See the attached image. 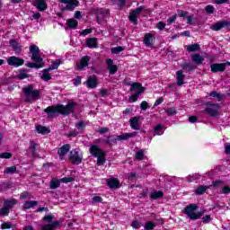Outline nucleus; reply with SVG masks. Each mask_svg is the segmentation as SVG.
I'll use <instances>...</instances> for the list:
<instances>
[{"instance_id":"nucleus-6","label":"nucleus","mask_w":230,"mask_h":230,"mask_svg":"<svg viewBox=\"0 0 230 230\" xmlns=\"http://www.w3.org/2000/svg\"><path fill=\"white\" fill-rule=\"evenodd\" d=\"M125 85H129L131 86L129 88V91L131 93H135V94H138V96H141V94L144 93L146 91V88L143 87V85L140 83H130L127 82V80L124 81Z\"/></svg>"},{"instance_id":"nucleus-1","label":"nucleus","mask_w":230,"mask_h":230,"mask_svg":"<svg viewBox=\"0 0 230 230\" xmlns=\"http://www.w3.org/2000/svg\"><path fill=\"white\" fill-rule=\"evenodd\" d=\"M75 105L76 103L75 102H68L66 106L62 104L49 106L44 110V112H46L49 119L57 118L59 114H62L63 116H69V114H73V112H75Z\"/></svg>"},{"instance_id":"nucleus-35","label":"nucleus","mask_w":230,"mask_h":230,"mask_svg":"<svg viewBox=\"0 0 230 230\" xmlns=\"http://www.w3.org/2000/svg\"><path fill=\"white\" fill-rule=\"evenodd\" d=\"M46 69H43L40 74L41 80H44V82H49L51 80V75H49V71L45 72Z\"/></svg>"},{"instance_id":"nucleus-46","label":"nucleus","mask_w":230,"mask_h":230,"mask_svg":"<svg viewBox=\"0 0 230 230\" xmlns=\"http://www.w3.org/2000/svg\"><path fill=\"white\" fill-rule=\"evenodd\" d=\"M144 227L146 230H154L155 228V223L148 221L146 223Z\"/></svg>"},{"instance_id":"nucleus-28","label":"nucleus","mask_w":230,"mask_h":230,"mask_svg":"<svg viewBox=\"0 0 230 230\" xmlns=\"http://www.w3.org/2000/svg\"><path fill=\"white\" fill-rule=\"evenodd\" d=\"M191 58H192V62H194L196 66H200V64L204 62V58L200 56V54H192Z\"/></svg>"},{"instance_id":"nucleus-7","label":"nucleus","mask_w":230,"mask_h":230,"mask_svg":"<svg viewBox=\"0 0 230 230\" xmlns=\"http://www.w3.org/2000/svg\"><path fill=\"white\" fill-rule=\"evenodd\" d=\"M227 66H230L229 61L226 63H213L210 65V70L212 73H224Z\"/></svg>"},{"instance_id":"nucleus-44","label":"nucleus","mask_w":230,"mask_h":230,"mask_svg":"<svg viewBox=\"0 0 230 230\" xmlns=\"http://www.w3.org/2000/svg\"><path fill=\"white\" fill-rule=\"evenodd\" d=\"M125 50V48L121 47V46H119V47H116V48H112L111 49V53L113 55H119V53H121V51H124Z\"/></svg>"},{"instance_id":"nucleus-62","label":"nucleus","mask_w":230,"mask_h":230,"mask_svg":"<svg viewBox=\"0 0 230 230\" xmlns=\"http://www.w3.org/2000/svg\"><path fill=\"white\" fill-rule=\"evenodd\" d=\"M89 33H93V29H85L79 32V35H83V37H85V35H89Z\"/></svg>"},{"instance_id":"nucleus-15","label":"nucleus","mask_w":230,"mask_h":230,"mask_svg":"<svg viewBox=\"0 0 230 230\" xmlns=\"http://www.w3.org/2000/svg\"><path fill=\"white\" fill-rule=\"evenodd\" d=\"M10 46L13 48V50L14 51L15 55H21L22 52V49L21 47V44L17 42V40H11L9 41Z\"/></svg>"},{"instance_id":"nucleus-12","label":"nucleus","mask_w":230,"mask_h":230,"mask_svg":"<svg viewBox=\"0 0 230 230\" xmlns=\"http://www.w3.org/2000/svg\"><path fill=\"white\" fill-rule=\"evenodd\" d=\"M7 64L8 66H13V67H19V66L24 65V59L13 56L7 58Z\"/></svg>"},{"instance_id":"nucleus-26","label":"nucleus","mask_w":230,"mask_h":230,"mask_svg":"<svg viewBox=\"0 0 230 230\" xmlns=\"http://www.w3.org/2000/svg\"><path fill=\"white\" fill-rule=\"evenodd\" d=\"M107 185L111 190H116V189L119 188V181H118L117 179L107 180Z\"/></svg>"},{"instance_id":"nucleus-55","label":"nucleus","mask_w":230,"mask_h":230,"mask_svg":"<svg viewBox=\"0 0 230 230\" xmlns=\"http://www.w3.org/2000/svg\"><path fill=\"white\" fill-rule=\"evenodd\" d=\"M55 218V216L53 215H47L43 217L44 222H48L49 224L53 222V219Z\"/></svg>"},{"instance_id":"nucleus-23","label":"nucleus","mask_w":230,"mask_h":230,"mask_svg":"<svg viewBox=\"0 0 230 230\" xmlns=\"http://www.w3.org/2000/svg\"><path fill=\"white\" fill-rule=\"evenodd\" d=\"M36 8L39 12H44L48 8V4H46V0H36Z\"/></svg>"},{"instance_id":"nucleus-3","label":"nucleus","mask_w":230,"mask_h":230,"mask_svg":"<svg viewBox=\"0 0 230 230\" xmlns=\"http://www.w3.org/2000/svg\"><path fill=\"white\" fill-rule=\"evenodd\" d=\"M25 103H33L40 100V90L35 89L33 84H28L22 89Z\"/></svg>"},{"instance_id":"nucleus-52","label":"nucleus","mask_w":230,"mask_h":230,"mask_svg":"<svg viewBox=\"0 0 230 230\" xmlns=\"http://www.w3.org/2000/svg\"><path fill=\"white\" fill-rule=\"evenodd\" d=\"M12 153L4 152L0 155V159H12Z\"/></svg>"},{"instance_id":"nucleus-61","label":"nucleus","mask_w":230,"mask_h":230,"mask_svg":"<svg viewBox=\"0 0 230 230\" xmlns=\"http://www.w3.org/2000/svg\"><path fill=\"white\" fill-rule=\"evenodd\" d=\"M143 10H145V7L144 6H140V7H137L136 8L135 10L131 11L134 13L135 15H139Z\"/></svg>"},{"instance_id":"nucleus-16","label":"nucleus","mask_w":230,"mask_h":230,"mask_svg":"<svg viewBox=\"0 0 230 230\" xmlns=\"http://www.w3.org/2000/svg\"><path fill=\"white\" fill-rule=\"evenodd\" d=\"M106 64L108 66L110 75H116V73H118V66L114 65V61L111 58L106 59Z\"/></svg>"},{"instance_id":"nucleus-11","label":"nucleus","mask_w":230,"mask_h":230,"mask_svg":"<svg viewBox=\"0 0 230 230\" xmlns=\"http://www.w3.org/2000/svg\"><path fill=\"white\" fill-rule=\"evenodd\" d=\"M69 161H71L72 164H80L82 163V156L76 149H73L70 152Z\"/></svg>"},{"instance_id":"nucleus-25","label":"nucleus","mask_w":230,"mask_h":230,"mask_svg":"<svg viewBox=\"0 0 230 230\" xmlns=\"http://www.w3.org/2000/svg\"><path fill=\"white\" fill-rule=\"evenodd\" d=\"M60 64H62L60 59L52 61L51 66L45 69V73H48V71H55V69H58V66H60Z\"/></svg>"},{"instance_id":"nucleus-50","label":"nucleus","mask_w":230,"mask_h":230,"mask_svg":"<svg viewBox=\"0 0 230 230\" xmlns=\"http://www.w3.org/2000/svg\"><path fill=\"white\" fill-rule=\"evenodd\" d=\"M100 202H103V199L100 196H94L92 198L91 204H98Z\"/></svg>"},{"instance_id":"nucleus-38","label":"nucleus","mask_w":230,"mask_h":230,"mask_svg":"<svg viewBox=\"0 0 230 230\" xmlns=\"http://www.w3.org/2000/svg\"><path fill=\"white\" fill-rule=\"evenodd\" d=\"M85 127H87V122L81 120L75 124V128L79 130V132H84L85 130Z\"/></svg>"},{"instance_id":"nucleus-45","label":"nucleus","mask_w":230,"mask_h":230,"mask_svg":"<svg viewBox=\"0 0 230 230\" xmlns=\"http://www.w3.org/2000/svg\"><path fill=\"white\" fill-rule=\"evenodd\" d=\"M143 157H145V153L143 150L137 151L135 159H137V161H143Z\"/></svg>"},{"instance_id":"nucleus-54","label":"nucleus","mask_w":230,"mask_h":230,"mask_svg":"<svg viewBox=\"0 0 230 230\" xmlns=\"http://www.w3.org/2000/svg\"><path fill=\"white\" fill-rule=\"evenodd\" d=\"M222 184H224L223 181H212V184L209 185V188H211V186H213V188H220V186H222Z\"/></svg>"},{"instance_id":"nucleus-64","label":"nucleus","mask_w":230,"mask_h":230,"mask_svg":"<svg viewBox=\"0 0 230 230\" xmlns=\"http://www.w3.org/2000/svg\"><path fill=\"white\" fill-rule=\"evenodd\" d=\"M222 193L224 195H227L228 193H230V187L229 186H225L222 190Z\"/></svg>"},{"instance_id":"nucleus-36","label":"nucleus","mask_w":230,"mask_h":230,"mask_svg":"<svg viewBox=\"0 0 230 230\" xmlns=\"http://www.w3.org/2000/svg\"><path fill=\"white\" fill-rule=\"evenodd\" d=\"M15 204H17V199L5 200L4 202V206L9 210L12 209Z\"/></svg>"},{"instance_id":"nucleus-18","label":"nucleus","mask_w":230,"mask_h":230,"mask_svg":"<svg viewBox=\"0 0 230 230\" xmlns=\"http://www.w3.org/2000/svg\"><path fill=\"white\" fill-rule=\"evenodd\" d=\"M85 84H86V86L88 87V89H96V87H98V80H96L95 76L88 77Z\"/></svg>"},{"instance_id":"nucleus-17","label":"nucleus","mask_w":230,"mask_h":230,"mask_svg":"<svg viewBox=\"0 0 230 230\" xmlns=\"http://www.w3.org/2000/svg\"><path fill=\"white\" fill-rule=\"evenodd\" d=\"M154 40H155V39L150 33H147L144 36V44L147 48H154Z\"/></svg>"},{"instance_id":"nucleus-9","label":"nucleus","mask_w":230,"mask_h":230,"mask_svg":"<svg viewBox=\"0 0 230 230\" xmlns=\"http://www.w3.org/2000/svg\"><path fill=\"white\" fill-rule=\"evenodd\" d=\"M90 61H91V57L89 56H84L81 59L77 60L75 62V66L77 71H83L84 67H87V66H89Z\"/></svg>"},{"instance_id":"nucleus-31","label":"nucleus","mask_w":230,"mask_h":230,"mask_svg":"<svg viewBox=\"0 0 230 230\" xmlns=\"http://www.w3.org/2000/svg\"><path fill=\"white\" fill-rule=\"evenodd\" d=\"M97 164L98 166H103V164H105V162L107 161V159L105 158V151L102 152V154L98 155L97 156Z\"/></svg>"},{"instance_id":"nucleus-43","label":"nucleus","mask_w":230,"mask_h":230,"mask_svg":"<svg viewBox=\"0 0 230 230\" xmlns=\"http://www.w3.org/2000/svg\"><path fill=\"white\" fill-rule=\"evenodd\" d=\"M30 75L26 74V70H21L17 75L18 80H24V78H29Z\"/></svg>"},{"instance_id":"nucleus-34","label":"nucleus","mask_w":230,"mask_h":230,"mask_svg":"<svg viewBox=\"0 0 230 230\" xmlns=\"http://www.w3.org/2000/svg\"><path fill=\"white\" fill-rule=\"evenodd\" d=\"M164 196V192L159 190V191H154L150 194V199L153 200H157V199H163Z\"/></svg>"},{"instance_id":"nucleus-27","label":"nucleus","mask_w":230,"mask_h":230,"mask_svg":"<svg viewBox=\"0 0 230 230\" xmlns=\"http://www.w3.org/2000/svg\"><path fill=\"white\" fill-rule=\"evenodd\" d=\"M181 66L182 69H184V71H186L187 73L195 71V69H197V66L193 65L192 63H183Z\"/></svg>"},{"instance_id":"nucleus-40","label":"nucleus","mask_w":230,"mask_h":230,"mask_svg":"<svg viewBox=\"0 0 230 230\" xmlns=\"http://www.w3.org/2000/svg\"><path fill=\"white\" fill-rule=\"evenodd\" d=\"M209 96H211L212 98H217V102H222V99L224 98L222 94L217 93L216 91L210 92Z\"/></svg>"},{"instance_id":"nucleus-14","label":"nucleus","mask_w":230,"mask_h":230,"mask_svg":"<svg viewBox=\"0 0 230 230\" xmlns=\"http://www.w3.org/2000/svg\"><path fill=\"white\" fill-rule=\"evenodd\" d=\"M139 119H141V117L139 116L133 117L132 119H129V125L133 130H139V128H141Z\"/></svg>"},{"instance_id":"nucleus-4","label":"nucleus","mask_w":230,"mask_h":230,"mask_svg":"<svg viewBox=\"0 0 230 230\" xmlns=\"http://www.w3.org/2000/svg\"><path fill=\"white\" fill-rule=\"evenodd\" d=\"M198 208L197 204H190L185 208L183 213L187 215L190 220H199L200 217L204 216V212L195 213Z\"/></svg>"},{"instance_id":"nucleus-10","label":"nucleus","mask_w":230,"mask_h":230,"mask_svg":"<svg viewBox=\"0 0 230 230\" xmlns=\"http://www.w3.org/2000/svg\"><path fill=\"white\" fill-rule=\"evenodd\" d=\"M60 3L66 4V7H64V10H68V12H73L75 7L80 4L78 0H60Z\"/></svg>"},{"instance_id":"nucleus-48","label":"nucleus","mask_w":230,"mask_h":230,"mask_svg":"<svg viewBox=\"0 0 230 230\" xmlns=\"http://www.w3.org/2000/svg\"><path fill=\"white\" fill-rule=\"evenodd\" d=\"M10 210L4 206L0 209V217H8Z\"/></svg>"},{"instance_id":"nucleus-2","label":"nucleus","mask_w":230,"mask_h":230,"mask_svg":"<svg viewBox=\"0 0 230 230\" xmlns=\"http://www.w3.org/2000/svg\"><path fill=\"white\" fill-rule=\"evenodd\" d=\"M30 52L31 53V60L34 63H27L25 66L26 67H31V69H40L42 67H44L45 63H44V59L42 58V57H40L39 55V53H40V49H39V47H37V45H32L30 47Z\"/></svg>"},{"instance_id":"nucleus-21","label":"nucleus","mask_w":230,"mask_h":230,"mask_svg":"<svg viewBox=\"0 0 230 230\" xmlns=\"http://www.w3.org/2000/svg\"><path fill=\"white\" fill-rule=\"evenodd\" d=\"M30 143L31 145L29 146V152L31 154L32 157H37V147L39 146V144L33 140H31Z\"/></svg>"},{"instance_id":"nucleus-57","label":"nucleus","mask_w":230,"mask_h":230,"mask_svg":"<svg viewBox=\"0 0 230 230\" xmlns=\"http://www.w3.org/2000/svg\"><path fill=\"white\" fill-rule=\"evenodd\" d=\"M140 109L142 111H146V109H150V105H148V102H146V101H144L140 104Z\"/></svg>"},{"instance_id":"nucleus-13","label":"nucleus","mask_w":230,"mask_h":230,"mask_svg":"<svg viewBox=\"0 0 230 230\" xmlns=\"http://www.w3.org/2000/svg\"><path fill=\"white\" fill-rule=\"evenodd\" d=\"M71 150V145L65 144L58 150V155H59L60 161H64L66 155Z\"/></svg>"},{"instance_id":"nucleus-47","label":"nucleus","mask_w":230,"mask_h":230,"mask_svg":"<svg viewBox=\"0 0 230 230\" xmlns=\"http://www.w3.org/2000/svg\"><path fill=\"white\" fill-rule=\"evenodd\" d=\"M15 172H17V167L15 166L7 167L4 170V173H7V174H13L15 173Z\"/></svg>"},{"instance_id":"nucleus-20","label":"nucleus","mask_w":230,"mask_h":230,"mask_svg":"<svg viewBox=\"0 0 230 230\" xmlns=\"http://www.w3.org/2000/svg\"><path fill=\"white\" fill-rule=\"evenodd\" d=\"M103 150L100 148L97 145H93L90 146V154L93 156L96 157L98 155H101V154H103Z\"/></svg>"},{"instance_id":"nucleus-5","label":"nucleus","mask_w":230,"mask_h":230,"mask_svg":"<svg viewBox=\"0 0 230 230\" xmlns=\"http://www.w3.org/2000/svg\"><path fill=\"white\" fill-rule=\"evenodd\" d=\"M222 109V106L218 103H212L211 102H206L205 112L211 116V118H217L218 116V112Z\"/></svg>"},{"instance_id":"nucleus-42","label":"nucleus","mask_w":230,"mask_h":230,"mask_svg":"<svg viewBox=\"0 0 230 230\" xmlns=\"http://www.w3.org/2000/svg\"><path fill=\"white\" fill-rule=\"evenodd\" d=\"M95 13L98 15H103L104 17H106V15H109V10L103 9V8L96 9Z\"/></svg>"},{"instance_id":"nucleus-22","label":"nucleus","mask_w":230,"mask_h":230,"mask_svg":"<svg viewBox=\"0 0 230 230\" xmlns=\"http://www.w3.org/2000/svg\"><path fill=\"white\" fill-rule=\"evenodd\" d=\"M184 78H186V75L182 74V70H179L176 72V84L177 85H184Z\"/></svg>"},{"instance_id":"nucleus-39","label":"nucleus","mask_w":230,"mask_h":230,"mask_svg":"<svg viewBox=\"0 0 230 230\" xmlns=\"http://www.w3.org/2000/svg\"><path fill=\"white\" fill-rule=\"evenodd\" d=\"M199 49H200V45H199V43H194L187 47V51H190V53L199 51Z\"/></svg>"},{"instance_id":"nucleus-19","label":"nucleus","mask_w":230,"mask_h":230,"mask_svg":"<svg viewBox=\"0 0 230 230\" xmlns=\"http://www.w3.org/2000/svg\"><path fill=\"white\" fill-rule=\"evenodd\" d=\"M137 136V132L123 133L121 135L117 136V139L119 141H127V139H130L132 137H136Z\"/></svg>"},{"instance_id":"nucleus-56","label":"nucleus","mask_w":230,"mask_h":230,"mask_svg":"<svg viewBox=\"0 0 230 230\" xmlns=\"http://www.w3.org/2000/svg\"><path fill=\"white\" fill-rule=\"evenodd\" d=\"M75 181V178L73 177H65L60 180L61 182H64L65 184H67V182H73Z\"/></svg>"},{"instance_id":"nucleus-37","label":"nucleus","mask_w":230,"mask_h":230,"mask_svg":"<svg viewBox=\"0 0 230 230\" xmlns=\"http://www.w3.org/2000/svg\"><path fill=\"white\" fill-rule=\"evenodd\" d=\"M206 190H209V186L201 185L197 188L195 193L196 195H204V193H206Z\"/></svg>"},{"instance_id":"nucleus-32","label":"nucleus","mask_w":230,"mask_h":230,"mask_svg":"<svg viewBox=\"0 0 230 230\" xmlns=\"http://www.w3.org/2000/svg\"><path fill=\"white\" fill-rule=\"evenodd\" d=\"M36 130L38 132V134H42L43 136L46 134H49V132H51V130H49V128L41 126V125H38L36 126Z\"/></svg>"},{"instance_id":"nucleus-63","label":"nucleus","mask_w":230,"mask_h":230,"mask_svg":"<svg viewBox=\"0 0 230 230\" xmlns=\"http://www.w3.org/2000/svg\"><path fill=\"white\" fill-rule=\"evenodd\" d=\"M9 188H10V185L8 183L0 184V191H5V190H8Z\"/></svg>"},{"instance_id":"nucleus-24","label":"nucleus","mask_w":230,"mask_h":230,"mask_svg":"<svg viewBox=\"0 0 230 230\" xmlns=\"http://www.w3.org/2000/svg\"><path fill=\"white\" fill-rule=\"evenodd\" d=\"M35 206H39V201L27 200L24 202L22 209L23 211H26V209H31V208H35Z\"/></svg>"},{"instance_id":"nucleus-60","label":"nucleus","mask_w":230,"mask_h":230,"mask_svg":"<svg viewBox=\"0 0 230 230\" xmlns=\"http://www.w3.org/2000/svg\"><path fill=\"white\" fill-rule=\"evenodd\" d=\"M156 28H158L160 31H163V30L166 28V23H164V22H158L156 24Z\"/></svg>"},{"instance_id":"nucleus-41","label":"nucleus","mask_w":230,"mask_h":230,"mask_svg":"<svg viewBox=\"0 0 230 230\" xmlns=\"http://www.w3.org/2000/svg\"><path fill=\"white\" fill-rule=\"evenodd\" d=\"M128 19L133 24H137V15L135 14L132 11L129 13Z\"/></svg>"},{"instance_id":"nucleus-59","label":"nucleus","mask_w":230,"mask_h":230,"mask_svg":"<svg viewBox=\"0 0 230 230\" xmlns=\"http://www.w3.org/2000/svg\"><path fill=\"white\" fill-rule=\"evenodd\" d=\"M205 12H207V13H214L215 7L213 5H207L205 7Z\"/></svg>"},{"instance_id":"nucleus-51","label":"nucleus","mask_w":230,"mask_h":230,"mask_svg":"<svg viewBox=\"0 0 230 230\" xmlns=\"http://www.w3.org/2000/svg\"><path fill=\"white\" fill-rule=\"evenodd\" d=\"M139 96L137 93H134L133 95L129 96L128 98V102L129 103H134V102H137V100L139 99Z\"/></svg>"},{"instance_id":"nucleus-30","label":"nucleus","mask_w":230,"mask_h":230,"mask_svg":"<svg viewBox=\"0 0 230 230\" xmlns=\"http://www.w3.org/2000/svg\"><path fill=\"white\" fill-rule=\"evenodd\" d=\"M66 24L67 27L70 28V30H76V28L78 27V21L71 18L66 21Z\"/></svg>"},{"instance_id":"nucleus-33","label":"nucleus","mask_w":230,"mask_h":230,"mask_svg":"<svg viewBox=\"0 0 230 230\" xmlns=\"http://www.w3.org/2000/svg\"><path fill=\"white\" fill-rule=\"evenodd\" d=\"M60 180L53 178L49 183L50 190H57V188H60Z\"/></svg>"},{"instance_id":"nucleus-53","label":"nucleus","mask_w":230,"mask_h":230,"mask_svg":"<svg viewBox=\"0 0 230 230\" xmlns=\"http://www.w3.org/2000/svg\"><path fill=\"white\" fill-rule=\"evenodd\" d=\"M109 137V141H110V146H112V145H117L118 143V137H114L113 136H108Z\"/></svg>"},{"instance_id":"nucleus-49","label":"nucleus","mask_w":230,"mask_h":230,"mask_svg":"<svg viewBox=\"0 0 230 230\" xmlns=\"http://www.w3.org/2000/svg\"><path fill=\"white\" fill-rule=\"evenodd\" d=\"M167 116H175L177 114V110L175 108H168L165 110Z\"/></svg>"},{"instance_id":"nucleus-8","label":"nucleus","mask_w":230,"mask_h":230,"mask_svg":"<svg viewBox=\"0 0 230 230\" xmlns=\"http://www.w3.org/2000/svg\"><path fill=\"white\" fill-rule=\"evenodd\" d=\"M223 28H226V30H230V21H220L210 26V30L213 31H220Z\"/></svg>"},{"instance_id":"nucleus-58","label":"nucleus","mask_w":230,"mask_h":230,"mask_svg":"<svg viewBox=\"0 0 230 230\" xmlns=\"http://www.w3.org/2000/svg\"><path fill=\"white\" fill-rule=\"evenodd\" d=\"M1 229H12L11 222H4L1 225Z\"/></svg>"},{"instance_id":"nucleus-29","label":"nucleus","mask_w":230,"mask_h":230,"mask_svg":"<svg viewBox=\"0 0 230 230\" xmlns=\"http://www.w3.org/2000/svg\"><path fill=\"white\" fill-rule=\"evenodd\" d=\"M86 46L88 48H98V39L96 38H88L86 40Z\"/></svg>"}]
</instances>
